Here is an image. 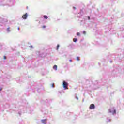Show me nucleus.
Segmentation results:
<instances>
[{"label": "nucleus", "mask_w": 124, "mask_h": 124, "mask_svg": "<svg viewBox=\"0 0 124 124\" xmlns=\"http://www.w3.org/2000/svg\"><path fill=\"white\" fill-rule=\"evenodd\" d=\"M67 86H68V83L64 81L63 82V87L64 89H65V90H67L68 89V88H67Z\"/></svg>", "instance_id": "nucleus-1"}, {"label": "nucleus", "mask_w": 124, "mask_h": 124, "mask_svg": "<svg viewBox=\"0 0 124 124\" xmlns=\"http://www.w3.org/2000/svg\"><path fill=\"white\" fill-rule=\"evenodd\" d=\"M95 108V106L93 104H92L90 105L89 109L92 110L93 109H94Z\"/></svg>", "instance_id": "nucleus-2"}, {"label": "nucleus", "mask_w": 124, "mask_h": 124, "mask_svg": "<svg viewBox=\"0 0 124 124\" xmlns=\"http://www.w3.org/2000/svg\"><path fill=\"white\" fill-rule=\"evenodd\" d=\"M28 17V14L26 13L24 15L22 16V18L24 19V20H26Z\"/></svg>", "instance_id": "nucleus-3"}, {"label": "nucleus", "mask_w": 124, "mask_h": 124, "mask_svg": "<svg viewBox=\"0 0 124 124\" xmlns=\"http://www.w3.org/2000/svg\"><path fill=\"white\" fill-rule=\"evenodd\" d=\"M41 121L43 124H46V122H47V119L42 120Z\"/></svg>", "instance_id": "nucleus-4"}, {"label": "nucleus", "mask_w": 124, "mask_h": 124, "mask_svg": "<svg viewBox=\"0 0 124 124\" xmlns=\"http://www.w3.org/2000/svg\"><path fill=\"white\" fill-rule=\"evenodd\" d=\"M53 69L57 70V68H58V66L56 65H54L53 67Z\"/></svg>", "instance_id": "nucleus-5"}, {"label": "nucleus", "mask_w": 124, "mask_h": 124, "mask_svg": "<svg viewBox=\"0 0 124 124\" xmlns=\"http://www.w3.org/2000/svg\"><path fill=\"white\" fill-rule=\"evenodd\" d=\"M73 40L74 42H76L78 40V39L77 38H74Z\"/></svg>", "instance_id": "nucleus-6"}, {"label": "nucleus", "mask_w": 124, "mask_h": 124, "mask_svg": "<svg viewBox=\"0 0 124 124\" xmlns=\"http://www.w3.org/2000/svg\"><path fill=\"white\" fill-rule=\"evenodd\" d=\"M44 19H48V16H44Z\"/></svg>", "instance_id": "nucleus-7"}, {"label": "nucleus", "mask_w": 124, "mask_h": 124, "mask_svg": "<svg viewBox=\"0 0 124 124\" xmlns=\"http://www.w3.org/2000/svg\"><path fill=\"white\" fill-rule=\"evenodd\" d=\"M59 48H60V45H57V50H59Z\"/></svg>", "instance_id": "nucleus-8"}, {"label": "nucleus", "mask_w": 124, "mask_h": 124, "mask_svg": "<svg viewBox=\"0 0 124 124\" xmlns=\"http://www.w3.org/2000/svg\"><path fill=\"white\" fill-rule=\"evenodd\" d=\"M42 29H45V28H46V26L45 25H43L42 27Z\"/></svg>", "instance_id": "nucleus-9"}, {"label": "nucleus", "mask_w": 124, "mask_h": 124, "mask_svg": "<svg viewBox=\"0 0 124 124\" xmlns=\"http://www.w3.org/2000/svg\"><path fill=\"white\" fill-rule=\"evenodd\" d=\"M77 60L78 61H80V57H78L77 58Z\"/></svg>", "instance_id": "nucleus-10"}, {"label": "nucleus", "mask_w": 124, "mask_h": 124, "mask_svg": "<svg viewBox=\"0 0 124 124\" xmlns=\"http://www.w3.org/2000/svg\"><path fill=\"white\" fill-rule=\"evenodd\" d=\"M51 86H52V88H54L55 84L54 83H53V84H51Z\"/></svg>", "instance_id": "nucleus-11"}, {"label": "nucleus", "mask_w": 124, "mask_h": 124, "mask_svg": "<svg viewBox=\"0 0 124 124\" xmlns=\"http://www.w3.org/2000/svg\"><path fill=\"white\" fill-rule=\"evenodd\" d=\"M80 34L79 32L77 33V35H78V36H80Z\"/></svg>", "instance_id": "nucleus-12"}, {"label": "nucleus", "mask_w": 124, "mask_h": 124, "mask_svg": "<svg viewBox=\"0 0 124 124\" xmlns=\"http://www.w3.org/2000/svg\"><path fill=\"white\" fill-rule=\"evenodd\" d=\"M114 114H116V110H114L113 112V115H114Z\"/></svg>", "instance_id": "nucleus-13"}, {"label": "nucleus", "mask_w": 124, "mask_h": 124, "mask_svg": "<svg viewBox=\"0 0 124 124\" xmlns=\"http://www.w3.org/2000/svg\"><path fill=\"white\" fill-rule=\"evenodd\" d=\"M3 58H4V60H6V56H4Z\"/></svg>", "instance_id": "nucleus-14"}, {"label": "nucleus", "mask_w": 124, "mask_h": 124, "mask_svg": "<svg viewBox=\"0 0 124 124\" xmlns=\"http://www.w3.org/2000/svg\"><path fill=\"white\" fill-rule=\"evenodd\" d=\"M83 34H86V31H83Z\"/></svg>", "instance_id": "nucleus-15"}, {"label": "nucleus", "mask_w": 124, "mask_h": 124, "mask_svg": "<svg viewBox=\"0 0 124 124\" xmlns=\"http://www.w3.org/2000/svg\"><path fill=\"white\" fill-rule=\"evenodd\" d=\"M74 9H76V8L75 7H73Z\"/></svg>", "instance_id": "nucleus-16"}, {"label": "nucleus", "mask_w": 124, "mask_h": 124, "mask_svg": "<svg viewBox=\"0 0 124 124\" xmlns=\"http://www.w3.org/2000/svg\"><path fill=\"white\" fill-rule=\"evenodd\" d=\"M90 19H91V18L90 17V16L88 17V20H90Z\"/></svg>", "instance_id": "nucleus-17"}, {"label": "nucleus", "mask_w": 124, "mask_h": 124, "mask_svg": "<svg viewBox=\"0 0 124 124\" xmlns=\"http://www.w3.org/2000/svg\"><path fill=\"white\" fill-rule=\"evenodd\" d=\"M18 31L20 30V27H18Z\"/></svg>", "instance_id": "nucleus-18"}, {"label": "nucleus", "mask_w": 124, "mask_h": 124, "mask_svg": "<svg viewBox=\"0 0 124 124\" xmlns=\"http://www.w3.org/2000/svg\"><path fill=\"white\" fill-rule=\"evenodd\" d=\"M9 28H7L8 31H9Z\"/></svg>", "instance_id": "nucleus-19"}, {"label": "nucleus", "mask_w": 124, "mask_h": 124, "mask_svg": "<svg viewBox=\"0 0 124 124\" xmlns=\"http://www.w3.org/2000/svg\"><path fill=\"white\" fill-rule=\"evenodd\" d=\"M32 47V46H31V47Z\"/></svg>", "instance_id": "nucleus-20"}, {"label": "nucleus", "mask_w": 124, "mask_h": 124, "mask_svg": "<svg viewBox=\"0 0 124 124\" xmlns=\"http://www.w3.org/2000/svg\"><path fill=\"white\" fill-rule=\"evenodd\" d=\"M70 62H71V60H70Z\"/></svg>", "instance_id": "nucleus-21"}]
</instances>
